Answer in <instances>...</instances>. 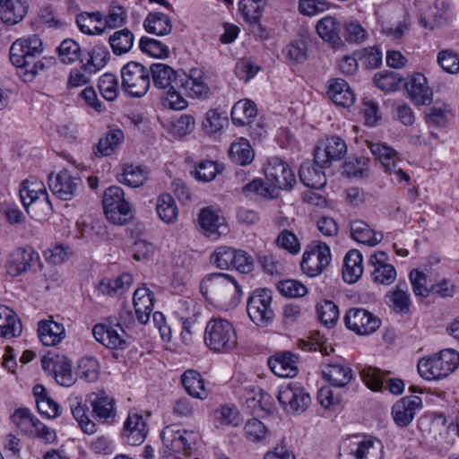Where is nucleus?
Segmentation results:
<instances>
[{
    "label": "nucleus",
    "mask_w": 459,
    "mask_h": 459,
    "mask_svg": "<svg viewBox=\"0 0 459 459\" xmlns=\"http://www.w3.org/2000/svg\"><path fill=\"white\" fill-rule=\"evenodd\" d=\"M163 444L175 453L186 452L195 444V433L187 430H173L166 427L161 432Z\"/></svg>",
    "instance_id": "24"
},
{
    "label": "nucleus",
    "mask_w": 459,
    "mask_h": 459,
    "mask_svg": "<svg viewBox=\"0 0 459 459\" xmlns=\"http://www.w3.org/2000/svg\"><path fill=\"white\" fill-rule=\"evenodd\" d=\"M363 65L369 69L378 67L382 63V53L375 47L364 48L354 52Z\"/></svg>",
    "instance_id": "56"
},
{
    "label": "nucleus",
    "mask_w": 459,
    "mask_h": 459,
    "mask_svg": "<svg viewBox=\"0 0 459 459\" xmlns=\"http://www.w3.org/2000/svg\"><path fill=\"white\" fill-rule=\"evenodd\" d=\"M229 156L238 165L246 166L254 160V151L249 142L244 138L231 143Z\"/></svg>",
    "instance_id": "45"
},
{
    "label": "nucleus",
    "mask_w": 459,
    "mask_h": 459,
    "mask_svg": "<svg viewBox=\"0 0 459 459\" xmlns=\"http://www.w3.org/2000/svg\"><path fill=\"white\" fill-rule=\"evenodd\" d=\"M299 358L290 351L276 353L268 359V365L274 375L280 377H293L298 372Z\"/></svg>",
    "instance_id": "26"
},
{
    "label": "nucleus",
    "mask_w": 459,
    "mask_h": 459,
    "mask_svg": "<svg viewBox=\"0 0 459 459\" xmlns=\"http://www.w3.org/2000/svg\"><path fill=\"white\" fill-rule=\"evenodd\" d=\"M200 291L206 300L225 310L236 307L242 296L237 281L223 273L207 274L200 283Z\"/></svg>",
    "instance_id": "1"
},
{
    "label": "nucleus",
    "mask_w": 459,
    "mask_h": 459,
    "mask_svg": "<svg viewBox=\"0 0 459 459\" xmlns=\"http://www.w3.org/2000/svg\"><path fill=\"white\" fill-rule=\"evenodd\" d=\"M277 289L284 297L288 298H300L307 292V289L303 283L292 279L281 281Z\"/></svg>",
    "instance_id": "59"
},
{
    "label": "nucleus",
    "mask_w": 459,
    "mask_h": 459,
    "mask_svg": "<svg viewBox=\"0 0 459 459\" xmlns=\"http://www.w3.org/2000/svg\"><path fill=\"white\" fill-rule=\"evenodd\" d=\"M318 318L326 326H333L339 319V308L331 300H324L316 306Z\"/></svg>",
    "instance_id": "51"
},
{
    "label": "nucleus",
    "mask_w": 459,
    "mask_h": 459,
    "mask_svg": "<svg viewBox=\"0 0 459 459\" xmlns=\"http://www.w3.org/2000/svg\"><path fill=\"white\" fill-rule=\"evenodd\" d=\"M133 303L138 321L145 325L153 309V294L147 288H139L134 293Z\"/></svg>",
    "instance_id": "32"
},
{
    "label": "nucleus",
    "mask_w": 459,
    "mask_h": 459,
    "mask_svg": "<svg viewBox=\"0 0 459 459\" xmlns=\"http://www.w3.org/2000/svg\"><path fill=\"white\" fill-rule=\"evenodd\" d=\"M421 408V398L416 395L405 396L392 407L393 419L399 427H407L414 419L416 411Z\"/></svg>",
    "instance_id": "21"
},
{
    "label": "nucleus",
    "mask_w": 459,
    "mask_h": 459,
    "mask_svg": "<svg viewBox=\"0 0 459 459\" xmlns=\"http://www.w3.org/2000/svg\"><path fill=\"white\" fill-rule=\"evenodd\" d=\"M204 338L212 351L228 352L237 346L238 337L233 325L222 318H213L207 323Z\"/></svg>",
    "instance_id": "4"
},
{
    "label": "nucleus",
    "mask_w": 459,
    "mask_h": 459,
    "mask_svg": "<svg viewBox=\"0 0 459 459\" xmlns=\"http://www.w3.org/2000/svg\"><path fill=\"white\" fill-rule=\"evenodd\" d=\"M82 185V179L67 169H63L55 176H48L50 190L62 200H71L78 193Z\"/></svg>",
    "instance_id": "15"
},
{
    "label": "nucleus",
    "mask_w": 459,
    "mask_h": 459,
    "mask_svg": "<svg viewBox=\"0 0 459 459\" xmlns=\"http://www.w3.org/2000/svg\"><path fill=\"white\" fill-rule=\"evenodd\" d=\"M71 411L74 418L79 423L82 430L86 434H93L96 432L95 423L86 415V407L82 403L77 402L76 404L71 405Z\"/></svg>",
    "instance_id": "58"
},
{
    "label": "nucleus",
    "mask_w": 459,
    "mask_h": 459,
    "mask_svg": "<svg viewBox=\"0 0 459 459\" xmlns=\"http://www.w3.org/2000/svg\"><path fill=\"white\" fill-rule=\"evenodd\" d=\"M459 367V353L453 349L442 350L440 352L427 359L419 360V374L426 380L441 379Z\"/></svg>",
    "instance_id": "3"
},
{
    "label": "nucleus",
    "mask_w": 459,
    "mask_h": 459,
    "mask_svg": "<svg viewBox=\"0 0 459 459\" xmlns=\"http://www.w3.org/2000/svg\"><path fill=\"white\" fill-rule=\"evenodd\" d=\"M110 58V53L104 45H96L91 51H87L86 56L81 58L82 69L90 74L96 73L103 68Z\"/></svg>",
    "instance_id": "35"
},
{
    "label": "nucleus",
    "mask_w": 459,
    "mask_h": 459,
    "mask_svg": "<svg viewBox=\"0 0 459 459\" xmlns=\"http://www.w3.org/2000/svg\"><path fill=\"white\" fill-rule=\"evenodd\" d=\"M239 9L248 22L255 23L262 16V0H242L239 2Z\"/></svg>",
    "instance_id": "61"
},
{
    "label": "nucleus",
    "mask_w": 459,
    "mask_h": 459,
    "mask_svg": "<svg viewBox=\"0 0 459 459\" xmlns=\"http://www.w3.org/2000/svg\"><path fill=\"white\" fill-rule=\"evenodd\" d=\"M143 26L149 33L158 36L168 35L172 30L169 17L162 13H150L143 22Z\"/></svg>",
    "instance_id": "44"
},
{
    "label": "nucleus",
    "mask_w": 459,
    "mask_h": 459,
    "mask_svg": "<svg viewBox=\"0 0 459 459\" xmlns=\"http://www.w3.org/2000/svg\"><path fill=\"white\" fill-rule=\"evenodd\" d=\"M39 261V254L30 246L12 250L6 260V271L12 277H17L30 271Z\"/></svg>",
    "instance_id": "14"
},
{
    "label": "nucleus",
    "mask_w": 459,
    "mask_h": 459,
    "mask_svg": "<svg viewBox=\"0 0 459 459\" xmlns=\"http://www.w3.org/2000/svg\"><path fill=\"white\" fill-rule=\"evenodd\" d=\"M102 205L108 221L125 225L132 219V205L125 199L124 190L117 186L108 187L103 195Z\"/></svg>",
    "instance_id": "9"
},
{
    "label": "nucleus",
    "mask_w": 459,
    "mask_h": 459,
    "mask_svg": "<svg viewBox=\"0 0 459 459\" xmlns=\"http://www.w3.org/2000/svg\"><path fill=\"white\" fill-rule=\"evenodd\" d=\"M256 114L257 108L254 101L239 100L231 109V119L234 125L241 126L249 124Z\"/></svg>",
    "instance_id": "43"
},
{
    "label": "nucleus",
    "mask_w": 459,
    "mask_h": 459,
    "mask_svg": "<svg viewBox=\"0 0 459 459\" xmlns=\"http://www.w3.org/2000/svg\"><path fill=\"white\" fill-rule=\"evenodd\" d=\"M350 228L351 238L361 244L374 247L383 239L382 233L374 231L362 221H352Z\"/></svg>",
    "instance_id": "37"
},
{
    "label": "nucleus",
    "mask_w": 459,
    "mask_h": 459,
    "mask_svg": "<svg viewBox=\"0 0 459 459\" xmlns=\"http://www.w3.org/2000/svg\"><path fill=\"white\" fill-rule=\"evenodd\" d=\"M344 23L333 16H325L316 22V30L319 37L333 48L342 46Z\"/></svg>",
    "instance_id": "23"
},
{
    "label": "nucleus",
    "mask_w": 459,
    "mask_h": 459,
    "mask_svg": "<svg viewBox=\"0 0 459 459\" xmlns=\"http://www.w3.org/2000/svg\"><path fill=\"white\" fill-rule=\"evenodd\" d=\"M206 80L205 73L202 69L192 68L189 74H186V78L184 80L185 84L181 88L186 89L192 96L198 99H207L211 89Z\"/></svg>",
    "instance_id": "31"
},
{
    "label": "nucleus",
    "mask_w": 459,
    "mask_h": 459,
    "mask_svg": "<svg viewBox=\"0 0 459 459\" xmlns=\"http://www.w3.org/2000/svg\"><path fill=\"white\" fill-rule=\"evenodd\" d=\"M390 374L375 367H366L361 370V378L365 385L372 391H381L384 387V380Z\"/></svg>",
    "instance_id": "48"
},
{
    "label": "nucleus",
    "mask_w": 459,
    "mask_h": 459,
    "mask_svg": "<svg viewBox=\"0 0 459 459\" xmlns=\"http://www.w3.org/2000/svg\"><path fill=\"white\" fill-rule=\"evenodd\" d=\"M56 367L53 377L57 384L62 386H71L74 383L71 361L66 357L61 356Z\"/></svg>",
    "instance_id": "55"
},
{
    "label": "nucleus",
    "mask_w": 459,
    "mask_h": 459,
    "mask_svg": "<svg viewBox=\"0 0 459 459\" xmlns=\"http://www.w3.org/2000/svg\"><path fill=\"white\" fill-rule=\"evenodd\" d=\"M38 333L40 341L45 346H55L65 336L64 325L52 319L39 321Z\"/></svg>",
    "instance_id": "33"
},
{
    "label": "nucleus",
    "mask_w": 459,
    "mask_h": 459,
    "mask_svg": "<svg viewBox=\"0 0 459 459\" xmlns=\"http://www.w3.org/2000/svg\"><path fill=\"white\" fill-rule=\"evenodd\" d=\"M322 372L335 387H344L353 377L351 368L338 359L328 362Z\"/></svg>",
    "instance_id": "30"
},
{
    "label": "nucleus",
    "mask_w": 459,
    "mask_h": 459,
    "mask_svg": "<svg viewBox=\"0 0 459 459\" xmlns=\"http://www.w3.org/2000/svg\"><path fill=\"white\" fill-rule=\"evenodd\" d=\"M327 95L333 102L340 107L349 108L355 101V94L347 83L341 78L331 79L327 85Z\"/></svg>",
    "instance_id": "28"
},
{
    "label": "nucleus",
    "mask_w": 459,
    "mask_h": 459,
    "mask_svg": "<svg viewBox=\"0 0 459 459\" xmlns=\"http://www.w3.org/2000/svg\"><path fill=\"white\" fill-rule=\"evenodd\" d=\"M28 0H4L0 2V19L7 25L19 23L26 16Z\"/></svg>",
    "instance_id": "29"
},
{
    "label": "nucleus",
    "mask_w": 459,
    "mask_h": 459,
    "mask_svg": "<svg viewBox=\"0 0 459 459\" xmlns=\"http://www.w3.org/2000/svg\"><path fill=\"white\" fill-rule=\"evenodd\" d=\"M369 149L386 173L394 174L398 182L410 180V176L400 167L401 160L394 149L382 143H370Z\"/></svg>",
    "instance_id": "16"
},
{
    "label": "nucleus",
    "mask_w": 459,
    "mask_h": 459,
    "mask_svg": "<svg viewBox=\"0 0 459 459\" xmlns=\"http://www.w3.org/2000/svg\"><path fill=\"white\" fill-rule=\"evenodd\" d=\"M401 76L395 72H385L375 74V85L384 91H393L399 88Z\"/></svg>",
    "instance_id": "57"
},
{
    "label": "nucleus",
    "mask_w": 459,
    "mask_h": 459,
    "mask_svg": "<svg viewBox=\"0 0 459 459\" xmlns=\"http://www.w3.org/2000/svg\"><path fill=\"white\" fill-rule=\"evenodd\" d=\"M236 249L230 247H219L211 255V261L216 267L228 270L233 266Z\"/></svg>",
    "instance_id": "52"
},
{
    "label": "nucleus",
    "mask_w": 459,
    "mask_h": 459,
    "mask_svg": "<svg viewBox=\"0 0 459 459\" xmlns=\"http://www.w3.org/2000/svg\"><path fill=\"white\" fill-rule=\"evenodd\" d=\"M181 382L189 395L198 399H205L207 391L204 387V381L201 374L194 369L186 370L182 377Z\"/></svg>",
    "instance_id": "39"
},
{
    "label": "nucleus",
    "mask_w": 459,
    "mask_h": 459,
    "mask_svg": "<svg viewBox=\"0 0 459 459\" xmlns=\"http://www.w3.org/2000/svg\"><path fill=\"white\" fill-rule=\"evenodd\" d=\"M122 89L133 98L144 96L151 86L150 68L139 62L130 61L121 69Z\"/></svg>",
    "instance_id": "8"
},
{
    "label": "nucleus",
    "mask_w": 459,
    "mask_h": 459,
    "mask_svg": "<svg viewBox=\"0 0 459 459\" xmlns=\"http://www.w3.org/2000/svg\"><path fill=\"white\" fill-rule=\"evenodd\" d=\"M343 319L347 328L359 335L371 334L381 325V320L377 316L361 307L350 308Z\"/></svg>",
    "instance_id": "11"
},
{
    "label": "nucleus",
    "mask_w": 459,
    "mask_h": 459,
    "mask_svg": "<svg viewBox=\"0 0 459 459\" xmlns=\"http://www.w3.org/2000/svg\"><path fill=\"white\" fill-rule=\"evenodd\" d=\"M272 302L273 291L270 289H255L248 296L246 305L247 314L256 326L264 328L273 323L275 314Z\"/></svg>",
    "instance_id": "7"
},
{
    "label": "nucleus",
    "mask_w": 459,
    "mask_h": 459,
    "mask_svg": "<svg viewBox=\"0 0 459 459\" xmlns=\"http://www.w3.org/2000/svg\"><path fill=\"white\" fill-rule=\"evenodd\" d=\"M198 224L203 234L213 240L227 235L230 231L225 218L220 214L219 211L212 207H204L200 211Z\"/></svg>",
    "instance_id": "17"
},
{
    "label": "nucleus",
    "mask_w": 459,
    "mask_h": 459,
    "mask_svg": "<svg viewBox=\"0 0 459 459\" xmlns=\"http://www.w3.org/2000/svg\"><path fill=\"white\" fill-rule=\"evenodd\" d=\"M139 48L142 52L153 56L155 58H167L169 55V50L167 45L160 40L151 39L148 37H142L139 41Z\"/></svg>",
    "instance_id": "50"
},
{
    "label": "nucleus",
    "mask_w": 459,
    "mask_h": 459,
    "mask_svg": "<svg viewBox=\"0 0 459 459\" xmlns=\"http://www.w3.org/2000/svg\"><path fill=\"white\" fill-rule=\"evenodd\" d=\"M317 399L323 407L333 411L342 403V394L329 386H324L318 391Z\"/></svg>",
    "instance_id": "63"
},
{
    "label": "nucleus",
    "mask_w": 459,
    "mask_h": 459,
    "mask_svg": "<svg viewBox=\"0 0 459 459\" xmlns=\"http://www.w3.org/2000/svg\"><path fill=\"white\" fill-rule=\"evenodd\" d=\"M117 179L120 183L130 187H139L146 181L147 171L142 166L126 165Z\"/></svg>",
    "instance_id": "46"
},
{
    "label": "nucleus",
    "mask_w": 459,
    "mask_h": 459,
    "mask_svg": "<svg viewBox=\"0 0 459 459\" xmlns=\"http://www.w3.org/2000/svg\"><path fill=\"white\" fill-rule=\"evenodd\" d=\"M43 52V43L36 35L16 39L10 48V61L21 70L20 76L24 82H31L45 65L36 58Z\"/></svg>",
    "instance_id": "2"
},
{
    "label": "nucleus",
    "mask_w": 459,
    "mask_h": 459,
    "mask_svg": "<svg viewBox=\"0 0 459 459\" xmlns=\"http://www.w3.org/2000/svg\"><path fill=\"white\" fill-rule=\"evenodd\" d=\"M99 90L102 97L108 100H114L118 94V81L116 75L105 74L99 79Z\"/></svg>",
    "instance_id": "53"
},
{
    "label": "nucleus",
    "mask_w": 459,
    "mask_h": 459,
    "mask_svg": "<svg viewBox=\"0 0 459 459\" xmlns=\"http://www.w3.org/2000/svg\"><path fill=\"white\" fill-rule=\"evenodd\" d=\"M266 180L280 190H289L296 183V177L289 164L278 157H272L264 168Z\"/></svg>",
    "instance_id": "12"
},
{
    "label": "nucleus",
    "mask_w": 459,
    "mask_h": 459,
    "mask_svg": "<svg viewBox=\"0 0 459 459\" xmlns=\"http://www.w3.org/2000/svg\"><path fill=\"white\" fill-rule=\"evenodd\" d=\"M58 57L64 64H72L83 58V51L76 41L72 39H64L57 48Z\"/></svg>",
    "instance_id": "47"
},
{
    "label": "nucleus",
    "mask_w": 459,
    "mask_h": 459,
    "mask_svg": "<svg viewBox=\"0 0 459 459\" xmlns=\"http://www.w3.org/2000/svg\"><path fill=\"white\" fill-rule=\"evenodd\" d=\"M134 33L127 28L115 31L108 38V43L116 56L128 53L134 46Z\"/></svg>",
    "instance_id": "41"
},
{
    "label": "nucleus",
    "mask_w": 459,
    "mask_h": 459,
    "mask_svg": "<svg viewBox=\"0 0 459 459\" xmlns=\"http://www.w3.org/2000/svg\"><path fill=\"white\" fill-rule=\"evenodd\" d=\"M222 169V165L215 161L204 160L196 166L195 176L199 181L210 182L215 178L217 174L221 173Z\"/></svg>",
    "instance_id": "54"
},
{
    "label": "nucleus",
    "mask_w": 459,
    "mask_h": 459,
    "mask_svg": "<svg viewBox=\"0 0 459 459\" xmlns=\"http://www.w3.org/2000/svg\"><path fill=\"white\" fill-rule=\"evenodd\" d=\"M197 315H199V312L194 310L193 316H181L182 331L180 337L182 342L186 345L193 342L195 335H199L201 333L202 327L197 322Z\"/></svg>",
    "instance_id": "49"
},
{
    "label": "nucleus",
    "mask_w": 459,
    "mask_h": 459,
    "mask_svg": "<svg viewBox=\"0 0 459 459\" xmlns=\"http://www.w3.org/2000/svg\"><path fill=\"white\" fill-rule=\"evenodd\" d=\"M147 434V425L143 416L129 413L122 431L124 440L130 446H138L144 441Z\"/></svg>",
    "instance_id": "25"
},
{
    "label": "nucleus",
    "mask_w": 459,
    "mask_h": 459,
    "mask_svg": "<svg viewBox=\"0 0 459 459\" xmlns=\"http://www.w3.org/2000/svg\"><path fill=\"white\" fill-rule=\"evenodd\" d=\"M347 153V145L343 139L333 135L326 138L323 147L315 151V160L323 167H330L333 161L342 160Z\"/></svg>",
    "instance_id": "19"
},
{
    "label": "nucleus",
    "mask_w": 459,
    "mask_h": 459,
    "mask_svg": "<svg viewBox=\"0 0 459 459\" xmlns=\"http://www.w3.org/2000/svg\"><path fill=\"white\" fill-rule=\"evenodd\" d=\"M385 298L386 303L396 313L404 314L409 311L411 300L406 282H398L395 289L390 290Z\"/></svg>",
    "instance_id": "40"
},
{
    "label": "nucleus",
    "mask_w": 459,
    "mask_h": 459,
    "mask_svg": "<svg viewBox=\"0 0 459 459\" xmlns=\"http://www.w3.org/2000/svg\"><path fill=\"white\" fill-rule=\"evenodd\" d=\"M127 20V12L115 4H110L105 18V27L115 29L123 26Z\"/></svg>",
    "instance_id": "62"
},
{
    "label": "nucleus",
    "mask_w": 459,
    "mask_h": 459,
    "mask_svg": "<svg viewBox=\"0 0 459 459\" xmlns=\"http://www.w3.org/2000/svg\"><path fill=\"white\" fill-rule=\"evenodd\" d=\"M325 168L315 160L305 161L299 170V180L307 187L320 189L326 185V177L323 171Z\"/></svg>",
    "instance_id": "27"
},
{
    "label": "nucleus",
    "mask_w": 459,
    "mask_h": 459,
    "mask_svg": "<svg viewBox=\"0 0 459 459\" xmlns=\"http://www.w3.org/2000/svg\"><path fill=\"white\" fill-rule=\"evenodd\" d=\"M92 417L101 423L113 422L117 416L116 401L104 391L90 395Z\"/></svg>",
    "instance_id": "20"
},
{
    "label": "nucleus",
    "mask_w": 459,
    "mask_h": 459,
    "mask_svg": "<svg viewBox=\"0 0 459 459\" xmlns=\"http://www.w3.org/2000/svg\"><path fill=\"white\" fill-rule=\"evenodd\" d=\"M369 160L365 157H354L349 158L343 163V172L347 175V177L357 178L362 177L364 173L368 170Z\"/></svg>",
    "instance_id": "60"
},
{
    "label": "nucleus",
    "mask_w": 459,
    "mask_h": 459,
    "mask_svg": "<svg viewBox=\"0 0 459 459\" xmlns=\"http://www.w3.org/2000/svg\"><path fill=\"white\" fill-rule=\"evenodd\" d=\"M120 321L116 325L97 324L92 328V334L97 342L111 350H124L128 346L130 336L122 326L123 323L132 322L130 311L123 310L119 315Z\"/></svg>",
    "instance_id": "5"
},
{
    "label": "nucleus",
    "mask_w": 459,
    "mask_h": 459,
    "mask_svg": "<svg viewBox=\"0 0 459 459\" xmlns=\"http://www.w3.org/2000/svg\"><path fill=\"white\" fill-rule=\"evenodd\" d=\"M437 63L448 74L459 72V56L452 50L440 51L437 55Z\"/></svg>",
    "instance_id": "64"
},
{
    "label": "nucleus",
    "mask_w": 459,
    "mask_h": 459,
    "mask_svg": "<svg viewBox=\"0 0 459 459\" xmlns=\"http://www.w3.org/2000/svg\"><path fill=\"white\" fill-rule=\"evenodd\" d=\"M22 323L13 310L0 305V336L4 338L17 337L22 333Z\"/></svg>",
    "instance_id": "34"
},
{
    "label": "nucleus",
    "mask_w": 459,
    "mask_h": 459,
    "mask_svg": "<svg viewBox=\"0 0 459 459\" xmlns=\"http://www.w3.org/2000/svg\"><path fill=\"white\" fill-rule=\"evenodd\" d=\"M156 212L159 218L167 224H173L178 220V209L169 194H162L158 197Z\"/></svg>",
    "instance_id": "42"
},
{
    "label": "nucleus",
    "mask_w": 459,
    "mask_h": 459,
    "mask_svg": "<svg viewBox=\"0 0 459 459\" xmlns=\"http://www.w3.org/2000/svg\"><path fill=\"white\" fill-rule=\"evenodd\" d=\"M20 198L27 213L35 220H45L52 212L47 191L36 183H22Z\"/></svg>",
    "instance_id": "6"
},
{
    "label": "nucleus",
    "mask_w": 459,
    "mask_h": 459,
    "mask_svg": "<svg viewBox=\"0 0 459 459\" xmlns=\"http://www.w3.org/2000/svg\"><path fill=\"white\" fill-rule=\"evenodd\" d=\"M362 255L357 249L350 250L343 259L342 278L348 283L356 282L362 275Z\"/></svg>",
    "instance_id": "36"
},
{
    "label": "nucleus",
    "mask_w": 459,
    "mask_h": 459,
    "mask_svg": "<svg viewBox=\"0 0 459 459\" xmlns=\"http://www.w3.org/2000/svg\"><path fill=\"white\" fill-rule=\"evenodd\" d=\"M124 133L119 130H111L101 137L99 142L93 145V155L101 158L111 155L115 149L123 142Z\"/></svg>",
    "instance_id": "38"
},
{
    "label": "nucleus",
    "mask_w": 459,
    "mask_h": 459,
    "mask_svg": "<svg viewBox=\"0 0 459 459\" xmlns=\"http://www.w3.org/2000/svg\"><path fill=\"white\" fill-rule=\"evenodd\" d=\"M330 261L329 247L324 242H318L314 248L304 252L300 267L303 273L308 277H315L322 273Z\"/></svg>",
    "instance_id": "13"
},
{
    "label": "nucleus",
    "mask_w": 459,
    "mask_h": 459,
    "mask_svg": "<svg viewBox=\"0 0 459 459\" xmlns=\"http://www.w3.org/2000/svg\"><path fill=\"white\" fill-rule=\"evenodd\" d=\"M277 399L287 412H304L311 403L309 394L301 384L290 382L281 385L277 394Z\"/></svg>",
    "instance_id": "10"
},
{
    "label": "nucleus",
    "mask_w": 459,
    "mask_h": 459,
    "mask_svg": "<svg viewBox=\"0 0 459 459\" xmlns=\"http://www.w3.org/2000/svg\"><path fill=\"white\" fill-rule=\"evenodd\" d=\"M151 74L154 86L161 90L181 88L186 78V74H178L172 67L161 63L152 64L150 66Z\"/></svg>",
    "instance_id": "18"
},
{
    "label": "nucleus",
    "mask_w": 459,
    "mask_h": 459,
    "mask_svg": "<svg viewBox=\"0 0 459 459\" xmlns=\"http://www.w3.org/2000/svg\"><path fill=\"white\" fill-rule=\"evenodd\" d=\"M404 87L409 98L415 105L426 106L432 102L433 91L422 74L411 75Z\"/></svg>",
    "instance_id": "22"
}]
</instances>
